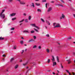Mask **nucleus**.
I'll use <instances>...</instances> for the list:
<instances>
[{
  "instance_id": "e433bc0d",
  "label": "nucleus",
  "mask_w": 75,
  "mask_h": 75,
  "mask_svg": "<svg viewBox=\"0 0 75 75\" xmlns=\"http://www.w3.org/2000/svg\"><path fill=\"white\" fill-rule=\"evenodd\" d=\"M11 30H14V28H13L11 29Z\"/></svg>"
},
{
  "instance_id": "2eb2a0df",
  "label": "nucleus",
  "mask_w": 75,
  "mask_h": 75,
  "mask_svg": "<svg viewBox=\"0 0 75 75\" xmlns=\"http://www.w3.org/2000/svg\"><path fill=\"white\" fill-rule=\"evenodd\" d=\"M67 61L68 62V64H69L71 62V61H70V59H68L67 60Z\"/></svg>"
},
{
  "instance_id": "052dcab7",
  "label": "nucleus",
  "mask_w": 75,
  "mask_h": 75,
  "mask_svg": "<svg viewBox=\"0 0 75 75\" xmlns=\"http://www.w3.org/2000/svg\"><path fill=\"white\" fill-rule=\"evenodd\" d=\"M28 67H26V69H28Z\"/></svg>"
},
{
  "instance_id": "49530a36",
  "label": "nucleus",
  "mask_w": 75,
  "mask_h": 75,
  "mask_svg": "<svg viewBox=\"0 0 75 75\" xmlns=\"http://www.w3.org/2000/svg\"><path fill=\"white\" fill-rule=\"evenodd\" d=\"M45 6H46V8H47V4L46 3V4H45Z\"/></svg>"
},
{
  "instance_id": "473e14b6",
  "label": "nucleus",
  "mask_w": 75,
  "mask_h": 75,
  "mask_svg": "<svg viewBox=\"0 0 75 75\" xmlns=\"http://www.w3.org/2000/svg\"><path fill=\"white\" fill-rule=\"evenodd\" d=\"M28 19H26L25 20V22L26 23H28Z\"/></svg>"
},
{
  "instance_id": "37998d69",
  "label": "nucleus",
  "mask_w": 75,
  "mask_h": 75,
  "mask_svg": "<svg viewBox=\"0 0 75 75\" xmlns=\"http://www.w3.org/2000/svg\"><path fill=\"white\" fill-rule=\"evenodd\" d=\"M16 46H14L13 49H16Z\"/></svg>"
},
{
  "instance_id": "f8f14e48",
  "label": "nucleus",
  "mask_w": 75,
  "mask_h": 75,
  "mask_svg": "<svg viewBox=\"0 0 75 75\" xmlns=\"http://www.w3.org/2000/svg\"><path fill=\"white\" fill-rule=\"evenodd\" d=\"M52 61L53 62H54L55 61V58H54V56H52Z\"/></svg>"
},
{
  "instance_id": "13d9d810",
  "label": "nucleus",
  "mask_w": 75,
  "mask_h": 75,
  "mask_svg": "<svg viewBox=\"0 0 75 75\" xmlns=\"http://www.w3.org/2000/svg\"><path fill=\"white\" fill-rule=\"evenodd\" d=\"M73 16H74V17H75V14H73Z\"/></svg>"
},
{
  "instance_id": "aec40b11",
  "label": "nucleus",
  "mask_w": 75,
  "mask_h": 75,
  "mask_svg": "<svg viewBox=\"0 0 75 75\" xmlns=\"http://www.w3.org/2000/svg\"><path fill=\"white\" fill-rule=\"evenodd\" d=\"M41 20L42 22H43V23H45V21L44 19H42V18H41Z\"/></svg>"
},
{
  "instance_id": "58836bf2",
  "label": "nucleus",
  "mask_w": 75,
  "mask_h": 75,
  "mask_svg": "<svg viewBox=\"0 0 75 75\" xmlns=\"http://www.w3.org/2000/svg\"><path fill=\"white\" fill-rule=\"evenodd\" d=\"M27 65V63L23 64V66H25V65Z\"/></svg>"
},
{
  "instance_id": "5701e85b",
  "label": "nucleus",
  "mask_w": 75,
  "mask_h": 75,
  "mask_svg": "<svg viewBox=\"0 0 75 75\" xmlns=\"http://www.w3.org/2000/svg\"><path fill=\"white\" fill-rule=\"evenodd\" d=\"M24 21V19H23L22 20V21H19V23H22V22H23V21Z\"/></svg>"
},
{
  "instance_id": "c03bdc74",
  "label": "nucleus",
  "mask_w": 75,
  "mask_h": 75,
  "mask_svg": "<svg viewBox=\"0 0 75 75\" xmlns=\"http://www.w3.org/2000/svg\"><path fill=\"white\" fill-rule=\"evenodd\" d=\"M46 36L47 37H50V35H49V34H47L46 35Z\"/></svg>"
},
{
  "instance_id": "6ab92c4d",
  "label": "nucleus",
  "mask_w": 75,
  "mask_h": 75,
  "mask_svg": "<svg viewBox=\"0 0 75 75\" xmlns=\"http://www.w3.org/2000/svg\"><path fill=\"white\" fill-rule=\"evenodd\" d=\"M35 4H36V6H40V4H38L37 3H35Z\"/></svg>"
},
{
  "instance_id": "f704fd0d",
  "label": "nucleus",
  "mask_w": 75,
  "mask_h": 75,
  "mask_svg": "<svg viewBox=\"0 0 75 75\" xmlns=\"http://www.w3.org/2000/svg\"><path fill=\"white\" fill-rule=\"evenodd\" d=\"M71 74V75H72V74L73 75H75V73L74 72H72Z\"/></svg>"
},
{
  "instance_id": "603ef678",
  "label": "nucleus",
  "mask_w": 75,
  "mask_h": 75,
  "mask_svg": "<svg viewBox=\"0 0 75 75\" xmlns=\"http://www.w3.org/2000/svg\"><path fill=\"white\" fill-rule=\"evenodd\" d=\"M23 15L25 16H26V13H24Z\"/></svg>"
},
{
  "instance_id": "7ed1b4c3",
  "label": "nucleus",
  "mask_w": 75,
  "mask_h": 75,
  "mask_svg": "<svg viewBox=\"0 0 75 75\" xmlns=\"http://www.w3.org/2000/svg\"><path fill=\"white\" fill-rule=\"evenodd\" d=\"M31 26H32V27H35V28H37L38 29H40V28L36 26L35 25V24H32L30 25Z\"/></svg>"
},
{
  "instance_id": "9d476101",
  "label": "nucleus",
  "mask_w": 75,
  "mask_h": 75,
  "mask_svg": "<svg viewBox=\"0 0 75 75\" xmlns=\"http://www.w3.org/2000/svg\"><path fill=\"white\" fill-rule=\"evenodd\" d=\"M23 33H30V32H29L27 30H25L23 31Z\"/></svg>"
},
{
  "instance_id": "6e6552de",
  "label": "nucleus",
  "mask_w": 75,
  "mask_h": 75,
  "mask_svg": "<svg viewBox=\"0 0 75 75\" xmlns=\"http://www.w3.org/2000/svg\"><path fill=\"white\" fill-rule=\"evenodd\" d=\"M65 18V16H64V14H62V17H60V19H61V20H62V18Z\"/></svg>"
},
{
  "instance_id": "bb28decb",
  "label": "nucleus",
  "mask_w": 75,
  "mask_h": 75,
  "mask_svg": "<svg viewBox=\"0 0 75 75\" xmlns=\"http://www.w3.org/2000/svg\"><path fill=\"white\" fill-rule=\"evenodd\" d=\"M37 11H38V12H41V9H38Z\"/></svg>"
},
{
  "instance_id": "f257e3e1",
  "label": "nucleus",
  "mask_w": 75,
  "mask_h": 75,
  "mask_svg": "<svg viewBox=\"0 0 75 75\" xmlns=\"http://www.w3.org/2000/svg\"><path fill=\"white\" fill-rule=\"evenodd\" d=\"M53 26H54V28H58L60 27V25L59 23H53Z\"/></svg>"
},
{
  "instance_id": "4468645a",
  "label": "nucleus",
  "mask_w": 75,
  "mask_h": 75,
  "mask_svg": "<svg viewBox=\"0 0 75 75\" xmlns=\"http://www.w3.org/2000/svg\"><path fill=\"white\" fill-rule=\"evenodd\" d=\"M66 71L67 72H68V73H69V75H71V74L69 72V71L68 70H66Z\"/></svg>"
},
{
  "instance_id": "774afa93",
  "label": "nucleus",
  "mask_w": 75,
  "mask_h": 75,
  "mask_svg": "<svg viewBox=\"0 0 75 75\" xmlns=\"http://www.w3.org/2000/svg\"><path fill=\"white\" fill-rule=\"evenodd\" d=\"M56 75H58V73H57Z\"/></svg>"
},
{
  "instance_id": "c756f323",
  "label": "nucleus",
  "mask_w": 75,
  "mask_h": 75,
  "mask_svg": "<svg viewBox=\"0 0 75 75\" xmlns=\"http://www.w3.org/2000/svg\"><path fill=\"white\" fill-rule=\"evenodd\" d=\"M16 18H12V20H13V21H14V20H16Z\"/></svg>"
},
{
  "instance_id": "9b49d317",
  "label": "nucleus",
  "mask_w": 75,
  "mask_h": 75,
  "mask_svg": "<svg viewBox=\"0 0 75 75\" xmlns=\"http://www.w3.org/2000/svg\"><path fill=\"white\" fill-rule=\"evenodd\" d=\"M32 41H34V40H33V39H31L28 41V42H29V43H30V42H32Z\"/></svg>"
},
{
  "instance_id": "0e129e2a",
  "label": "nucleus",
  "mask_w": 75,
  "mask_h": 75,
  "mask_svg": "<svg viewBox=\"0 0 75 75\" xmlns=\"http://www.w3.org/2000/svg\"><path fill=\"white\" fill-rule=\"evenodd\" d=\"M25 45V46H27V45L25 44V45Z\"/></svg>"
},
{
  "instance_id": "393cba45",
  "label": "nucleus",
  "mask_w": 75,
  "mask_h": 75,
  "mask_svg": "<svg viewBox=\"0 0 75 75\" xmlns=\"http://www.w3.org/2000/svg\"><path fill=\"white\" fill-rule=\"evenodd\" d=\"M60 65H61L62 68V69H63V68H64V67L63 66H62V63L60 64Z\"/></svg>"
},
{
  "instance_id": "c9c22d12",
  "label": "nucleus",
  "mask_w": 75,
  "mask_h": 75,
  "mask_svg": "<svg viewBox=\"0 0 75 75\" xmlns=\"http://www.w3.org/2000/svg\"><path fill=\"white\" fill-rule=\"evenodd\" d=\"M58 6H61V7H63V5H61L60 4H58Z\"/></svg>"
},
{
  "instance_id": "f03ea898",
  "label": "nucleus",
  "mask_w": 75,
  "mask_h": 75,
  "mask_svg": "<svg viewBox=\"0 0 75 75\" xmlns=\"http://www.w3.org/2000/svg\"><path fill=\"white\" fill-rule=\"evenodd\" d=\"M0 17L4 19L5 18V14L1 13L0 14Z\"/></svg>"
},
{
  "instance_id": "f3484780",
  "label": "nucleus",
  "mask_w": 75,
  "mask_h": 75,
  "mask_svg": "<svg viewBox=\"0 0 75 75\" xmlns=\"http://www.w3.org/2000/svg\"><path fill=\"white\" fill-rule=\"evenodd\" d=\"M53 62V66H54V65H57V63L56 62Z\"/></svg>"
},
{
  "instance_id": "412c9836",
  "label": "nucleus",
  "mask_w": 75,
  "mask_h": 75,
  "mask_svg": "<svg viewBox=\"0 0 75 75\" xmlns=\"http://www.w3.org/2000/svg\"><path fill=\"white\" fill-rule=\"evenodd\" d=\"M46 52H47V53H49V52H50V50L48 49H46Z\"/></svg>"
},
{
  "instance_id": "bf43d9fd",
  "label": "nucleus",
  "mask_w": 75,
  "mask_h": 75,
  "mask_svg": "<svg viewBox=\"0 0 75 75\" xmlns=\"http://www.w3.org/2000/svg\"><path fill=\"white\" fill-rule=\"evenodd\" d=\"M21 39H23V40H24V38H23V37H22L21 38Z\"/></svg>"
},
{
  "instance_id": "ea45409f",
  "label": "nucleus",
  "mask_w": 75,
  "mask_h": 75,
  "mask_svg": "<svg viewBox=\"0 0 75 75\" xmlns=\"http://www.w3.org/2000/svg\"><path fill=\"white\" fill-rule=\"evenodd\" d=\"M20 42L21 44H23V41H21Z\"/></svg>"
},
{
  "instance_id": "680f3d73",
  "label": "nucleus",
  "mask_w": 75,
  "mask_h": 75,
  "mask_svg": "<svg viewBox=\"0 0 75 75\" xmlns=\"http://www.w3.org/2000/svg\"><path fill=\"white\" fill-rule=\"evenodd\" d=\"M3 61H4V58H3Z\"/></svg>"
},
{
  "instance_id": "6e6d98bb",
  "label": "nucleus",
  "mask_w": 75,
  "mask_h": 75,
  "mask_svg": "<svg viewBox=\"0 0 75 75\" xmlns=\"http://www.w3.org/2000/svg\"><path fill=\"white\" fill-rule=\"evenodd\" d=\"M73 55H75V52H73Z\"/></svg>"
},
{
  "instance_id": "338daca9",
  "label": "nucleus",
  "mask_w": 75,
  "mask_h": 75,
  "mask_svg": "<svg viewBox=\"0 0 75 75\" xmlns=\"http://www.w3.org/2000/svg\"><path fill=\"white\" fill-rule=\"evenodd\" d=\"M20 62H22V60H21V61H20Z\"/></svg>"
},
{
  "instance_id": "5fc2aeb1",
  "label": "nucleus",
  "mask_w": 75,
  "mask_h": 75,
  "mask_svg": "<svg viewBox=\"0 0 75 75\" xmlns=\"http://www.w3.org/2000/svg\"><path fill=\"white\" fill-rule=\"evenodd\" d=\"M52 74H53V75H55V73H54V72H53V73H52Z\"/></svg>"
},
{
  "instance_id": "cd10ccee",
  "label": "nucleus",
  "mask_w": 75,
  "mask_h": 75,
  "mask_svg": "<svg viewBox=\"0 0 75 75\" xmlns=\"http://www.w3.org/2000/svg\"><path fill=\"white\" fill-rule=\"evenodd\" d=\"M30 70V69H29L26 72V75H27V73H28V72L29 71V70Z\"/></svg>"
},
{
  "instance_id": "72a5a7b5",
  "label": "nucleus",
  "mask_w": 75,
  "mask_h": 75,
  "mask_svg": "<svg viewBox=\"0 0 75 75\" xmlns=\"http://www.w3.org/2000/svg\"><path fill=\"white\" fill-rule=\"evenodd\" d=\"M33 38H34V40H35V39H36V38H37V37H36V36H34Z\"/></svg>"
},
{
  "instance_id": "20e7f679",
  "label": "nucleus",
  "mask_w": 75,
  "mask_h": 75,
  "mask_svg": "<svg viewBox=\"0 0 75 75\" xmlns=\"http://www.w3.org/2000/svg\"><path fill=\"white\" fill-rule=\"evenodd\" d=\"M17 0V1H18L20 2V4H22V5H24V4H25V3L23 1H21V0Z\"/></svg>"
},
{
  "instance_id": "09e8293b",
  "label": "nucleus",
  "mask_w": 75,
  "mask_h": 75,
  "mask_svg": "<svg viewBox=\"0 0 75 75\" xmlns=\"http://www.w3.org/2000/svg\"><path fill=\"white\" fill-rule=\"evenodd\" d=\"M38 48L39 49H41V46H39Z\"/></svg>"
},
{
  "instance_id": "79ce46f5",
  "label": "nucleus",
  "mask_w": 75,
  "mask_h": 75,
  "mask_svg": "<svg viewBox=\"0 0 75 75\" xmlns=\"http://www.w3.org/2000/svg\"><path fill=\"white\" fill-rule=\"evenodd\" d=\"M36 47H37V46H36V45H35V46L33 47V48H36Z\"/></svg>"
},
{
  "instance_id": "864d4df0",
  "label": "nucleus",
  "mask_w": 75,
  "mask_h": 75,
  "mask_svg": "<svg viewBox=\"0 0 75 75\" xmlns=\"http://www.w3.org/2000/svg\"><path fill=\"white\" fill-rule=\"evenodd\" d=\"M61 1H62V3H64V1H63V0H61Z\"/></svg>"
},
{
  "instance_id": "4c0bfd02",
  "label": "nucleus",
  "mask_w": 75,
  "mask_h": 75,
  "mask_svg": "<svg viewBox=\"0 0 75 75\" xmlns=\"http://www.w3.org/2000/svg\"><path fill=\"white\" fill-rule=\"evenodd\" d=\"M50 59H48V61H47L48 63H50Z\"/></svg>"
},
{
  "instance_id": "a18cd8bd",
  "label": "nucleus",
  "mask_w": 75,
  "mask_h": 75,
  "mask_svg": "<svg viewBox=\"0 0 75 75\" xmlns=\"http://www.w3.org/2000/svg\"><path fill=\"white\" fill-rule=\"evenodd\" d=\"M22 52L21 53V54H23V52H24V50H22Z\"/></svg>"
},
{
  "instance_id": "0eeeda50",
  "label": "nucleus",
  "mask_w": 75,
  "mask_h": 75,
  "mask_svg": "<svg viewBox=\"0 0 75 75\" xmlns=\"http://www.w3.org/2000/svg\"><path fill=\"white\" fill-rule=\"evenodd\" d=\"M30 6L31 7H35V5H34V3H32L30 4Z\"/></svg>"
},
{
  "instance_id": "1a4fd4ad",
  "label": "nucleus",
  "mask_w": 75,
  "mask_h": 75,
  "mask_svg": "<svg viewBox=\"0 0 75 75\" xmlns=\"http://www.w3.org/2000/svg\"><path fill=\"white\" fill-rule=\"evenodd\" d=\"M18 67V65L17 64L16 65H15L14 67L15 69H17Z\"/></svg>"
},
{
  "instance_id": "ddd939ff",
  "label": "nucleus",
  "mask_w": 75,
  "mask_h": 75,
  "mask_svg": "<svg viewBox=\"0 0 75 75\" xmlns=\"http://www.w3.org/2000/svg\"><path fill=\"white\" fill-rule=\"evenodd\" d=\"M14 59L13 58H11L10 60L11 62H12L14 60Z\"/></svg>"
},
{
  "instance_id": "4be33fe9",
  "label": "nucleus",
  "mask_w": 75,
  "mask_h": 75,
  "mask_svg": "<svg viewBox=\"0 0 75 75\" xmlns=\"http://www.w3.org/2000/svg\"><path fill=\"white\" fill-rule=\"evenodd\" d=\"M31 16H29L28 18V19L29 20H31Z\"/></svg>"
},
{
  "instance_id": "dca6fc26",
  "label": "nucleus",
  "mask_w": 75,
  "mask_h": 75,
  "mask_svg": "<svg viewBox=\"0 0 75 75\" xmlns=\"http://www.w3.org/2000/svg\"><path fill=\"white\" fill-rule=\"evenodd\" d=\"M57 62H59V58L58 57V56L57 57Z\"/></svg>"
},
{
  "instance_id": "39448f33",
  "label": "nucleus",
  "mask_w": 75,
  "mask_h": 75,
  "mask_svg": "<svg viewBox=\"0 0 75 75\" xmlns=\"http://www.w3.org/2000/svg\"><path fill=\"white\" fill-rule=\"evenodd\" d=\"M16 15V13H13L11 14H10V16L11 17H13V16H14Z\"/></svg>"
},
{
  "instance_id": "3c124183",
  "label": "nucleus",
  "mask_w": 75,
  "mask_h": 75,
  "mask_svg": "<svg viewBox=\"0 0 75 75\" xmlns=\"http://www.w3.org/2000/svg\"><path fill=\"white\" fill-rule=\"evenodd\" d=\"M3 56L4 57H5L6 56V55L4 54L3 55Z\"/></svg>"
},
{
  "instance_id": "8fccbe9b",
  "label": "nucleus",
  "mask_w": 75,
  "mask_h": 75,
  "mask_svg": "<svg viewBox=\"0 0 75 75\" xmlns=\"http://www.w3.org/2000/svg\"><path fill=\"white\" fill-rule=\"evenodd\" d=\"M50 3H54V1H51L50 2Z\"/></svg>"
},
{
  "instance_id": "a211bd4d",
  "label": "nucleus",
  "mask_w": 75,
  "mask_h": 75,
  "mask_svg": "<svg viewBox=\"0 0 75 75\" xmlns=\"http://www.w3.org/2000/svg\"><path fill=\"white\" fill-rule=\"evenodd\" d=\"M46 23L47 24H48V25H50V22H49V21H48L47 20H46Z\"/></svg>"
},
{
  "instance_id": "e2e57ef3",
  "label": "nucleus",
  "mask_w": 75,
  "mask_h": 75,
  "mask_svg": "<svg viewBox=\"0 0 75 75\" xmlns=\"http://www.w3.org/2000/svg\"><path fill=\"white\" fill-rule=\"evenodd\" d=\"M57 71L58 73H59V71L58 70H57Z\"/></svg>"
},
{
  "instance_id": "a19ab883",
  "label": "nucleus",
  "mask_w": 75,
  "mask_h": 75,
  "mask_svg": "<svg viewBox=\"0 0 75 75\" xmlns=\"http://www.w3.org/2000/svg\"><path fill=\"white\" fill-rule=\"evenodd\" d=\"M9 2H12L13 0H8Z\"/></svg>"
},
{
  "instance_id": "7c9ffc66",
  "label": "nucleus",
  "mask_w": 75,
  "mask_h": 75,
  "mask_svg": "<svg viewBox=\"0 0 75 75\" xmlns=\"http://www.w3.org/2000/svg\"><path fill=\"white\" fill-rule=\"evenodd\" d=\"M4 11H5V10L4 9L2 10V12L1 13H3L4 12Z\"/></svg>"
},
{
  "instance_id": "c85d7f7f",
  "label": "nucleus",
  "mask_w": 75,
  "mask_h": 75,
  "mask_svg": "<svg viewBox=\"0 0 75 75\" xmlns=\"http://www.w3.org/2000/svg\"><path fill=\"white\" fill-rule=\"evenodd\" d=\"M34 30H35V31H36V32H37V33H38V30L36 29H35V28H34Z\"/></svg>"
},
{
  "instance_id": "2f4dec72",
  "label": "nucleus",
  "mask_w": 75,
  "mask_h": 75,
  "mask_svg": "<svg viewBox=\"0 0 75 75\" xmlns=\"http://www.w3.org/2000/svg\"><path fill=\"white\" fill-rule=\"evenodd\" d=\"M71 38H71V37H70L68 38V40H71Z\"/></svg>"
},
{
  "instance_id": "69168bd1",
  "label": "nucleus",
  "mask_w": 75,
  "mask_h": 75,
  "mask_svg": "<svg viewBox=\"0 0 75 75\" xmlns=\"http://www.w3.org/2000/svg\"><path fill=\"white\" fill-rule=\"evenodd\" d=\"M28 6H29L28 5H27V7H28Z\"/></svg>"
},
{
  "instance_id": "de8ad7c7",
  "label": "nucleus",
  "mask_w": 75,
  "mask_h": 75,
  "mask_svg": "<svg viewBox=\"0 0 75 75\" xmlns=\"http://www.w3.org/2000/svg\"><path fill=\"white\" fill-rule=\"evenodd\" d=\"M45 1H46V0H44L42 1V2H45Z\"/></svg>"
},
{
  "instance_id": "423d86ee",
  "label": "nucleus",
  "mask_w": 75,
  "mask_h": 75,
  "mask_svg": "<svg viewBox=\"0 0 75 75\" xmlns=\"http://www.w3.org/2000/svg\"><path fill=\"white\" fill-rule=\"evenodd\" d=\"M51 10H52V8L50 7L48 9V10H47V12H50V11H51Z\"/></svg>"
},
{
  "instance_id": "a878e982",
  "label": "nucleus",
  "mask_w": 75,
  "mask_h": 75,
  "mask_svg": "<svg viewBox=\"0 0 75 75\" xmlns=\"http://www.w3.org/2000/svg\"><path fill=\"white\" fill-rule=\"evenodd\" d=\"M4 40V38H2V37H0V40Z\"/></svg>"
},
{
  "instance_id": "b1692460",
  "label": "nucleus",
  "mask_w": 75,
  "mask_h": 75,
  "mask_svg": "<svg viewBox=\"0 0 75 75\" xmlns=\"http://www.w3.org/2000/svg\"><path fill=\"white\" fill-rule=\"evenodd\" d=\"M35 33V31L34 30H32L30 31V33L31 34H33V33Z\"/></svg>"
},
{
  "instance_id": "4d7b16f0",
  "label": "nucleus",
  "mask_w": 75,
  "mask_h": 75,
  "mask_svg": "<svg viewBox=\"0 0 75 75\" xmlns=\"http://www.w3.org/2000/svg\"><path fill=\"white\" fill-rule=\"evenodd\" d=\"M22 24H23L22 23H21V24H20V25H22Z\"/></svg>"
}]
</instances>
